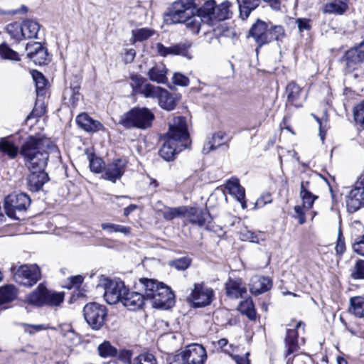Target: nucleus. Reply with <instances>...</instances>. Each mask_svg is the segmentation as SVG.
Returning <instances> with one entry per match:
<instances>
[{"instance_id":"nucleus-1","label":"nucleus","mask_w":364,"mask_h":364,"mask_svg":"<svg viewBox=\"0 0 364 364\" xmlns=\"http://www.w3.org/2000/svg\"><path fill=\"white\" fill-rule=\"evenodd\" d=\"M20 155L31 171L27 178L28 188L33 192H37L48 181V174L44 170L49 157L60 159V151L50 139L30 136L21 144Z\"/></svg>"},{"instance_id":"nucleus-2","label":"nucleus","mask_w":364,"mask_h":364,"mask_svg":"<svg viewBox=\"0 0 364 364\" xmlns=\"http://www.w3.org/2000/svg\"><path fill=\"white\" fill-rule=\"evenodd\" d=\"M285 35L282 26L272 25L257 19L249 31V37H252L258 47L269 44L274 41H281Z\"/></svg>"},{"instance_id":"nucleus-3","label":"nucleus","mask_w":364,"mask_h":364,"mask_svg":"<svg viewBox=\"0 0 364 364\" xmlns=\"http://www.w3.org/2000/svg\"><path fill=\"white\" fill-rule=\"evenodd\" d=\"M154 114L147 108H133L120 116L119 124L127 129H146L151 127Z\"/></svg>"},{"instance_id":"nucleus-4","label":"nucleus","mask_w":364,"mask_h":364,"mask_svg":"<svg viewBox=\"0 0 364 364\" xmlns=\"http://www.w3.org/2000/svg\"><path fill=\"white\" fill-rule=\"evenodd\" d=\"M63 299L64 293L49 291L42 284H39L38 288L27 297L28 302L36 306H58Z\"/></svg>"},{"instance_id":"nucleus-5","label":"nucleus","mask_w":364,"mask_h":364,"mask_svg":"<svg viewBox=\"0 0 364 364\" xmlns=\"http://www.w3.org/2000/svg\"><path fill=\"white\" fill-rule=\"evenodd\" d=\"M100 284L105 289V300L109 304L121 302L128 289L124 282L118 279L104 278L101 279Z\"/></svg>"},{"instance_id":"nucleus-6","label":"nucleus","mask_w":364,"mask_h":364,"mask_svg":"<svg viewBox=\"0 0 364 364\" xmlns=\"http://www.w3.org/2000/svg\"><path fill=\"white\" fill-rule=\"evenodd\" d=\"M198 9L195 0H178L174 2L166 18V21H170L171 23H181L186 18L196 14Z\"/></svg>"},{"instance_id":"nucleus-7","label":"nucleus","mask_w":364,"mask_h":364,"mask_svg":"<svg viewBox=\"0 0 364 364\" xmlns=\"http://www.w3.org/2000/svg\"><path fill=\"white\" fill-rule=\"evenodd\" d=\"M230 6L231 3L228 1L217 6L215 1H208L201 6V13L208 18L210 24H213L214 21H223L230 17L232 14Z\"/></svg>"},{"instance_id":"nucleus-8","label":"nucleus","mask_w":364,"mask_h":364,"mask_svg":"<svg viewBox=\"0 0 364 364\" xmlns=\"http://www.w3.org/2000/svg\"><path fill=\"white\" fill-rule=\"evenodd\" d=\"M83 315L86 322L92 329L99 330L105 323L107 312L104 305L90 302L84 306Z\"/></svg>"},{"instance_id":"nucleus-9","label":"nucleus","mask_w":364,"mask_h":364,"mask_svg":"<svg viewBox=\"0 0 364 364\" xmlns=\"http://www.w3.org/2000/svg\"><path fill=\"white\" fill-rule=\"evenodd\" d=\"M31 204V199L26 193H13L6 197L4 209L6 215L14 219H19L17 212L21 213L27 209Z\"/></svg>"},{"instance_id":"nucleus-10","label":"nucleus","mask_w":364,"mask_h":364,"mask_svg":"<svg viewBox=\"0 0 364 364\" xmlns=\"http://www.w3.org/2000/svg\"><path fill=\"white\" fill-rule=\"evenodd\" d=\"M15 281L25 287H32L40 279L41 272L36 265H22L14 275Z\"/></svg>"},{"instance_id":"nucleus-11","label":"nucleus","mask_w":364,"mask_h":364,"mask_svg":"<svg viewBox=\"0 0 364 364\" xmlns=\"http://www.w3.org/2000/svg\"><path fill=\"white\" fill-rule=\"evenodd\" d=\"M168 136L186 143L189 137L187 120L184 117H174L169 122Z\"/></svg>"},{"instance_id":"nucleus-12","label":"nucleus","mask_w":364,"mask_h":364,"mask_svg":"<svg viewBox=\"0 0 364 364\" xmlns=\"http://www.w3.org/2000/svg\"><path fill=\"white\" fill-rule=\"evenodd\" d=\"M127 167V161L123 159H116L108 163L104 167L102 178L115 183L122 178Z\"/></svg>"},{"instance_id":"nucleus-13","label":"nucleus","mask_w":364,"mask_h":364,"mask_svg":"<svg viewBox=\"0 0 364 364\" xmlns=\"http://www.w3.org/2000/svg\"><path fill=\"white\" fill-rule=\"evenodd\" d=\"M213 297V291L202 284H195L190 299L196 307L209 305Z\"/></svg>"},{"instance_id":"nucleus-14","label":"nucleus","mask_w":364,"mask_h":364,"mask_svg":"<svg viewBox=\"0 0 364 364\" xmlns=\"http://www.w3.org/2000/svg\"><path fill=\"white\" fill-rule=\"evenodd\" d=\"M159 291V293L154 296L153 307L163 309L171 308L175 304V296L171 288L163 283Z\"/></svg>"},{"instance_id":"nucleus-15","label":"nucleus","mask_w":364,"mask_h":364,"mask_svg":"<svg viewBox=\"0 0 364 364\" xmlns=\"http://www.w3.org/2000/svg\"><path fill=\"white\" fill-rule=\"evenodd\" d=\"M186 146V143L179 141L168 136L167 139L159 150V154L165 161H173L175 156L183 150Z\"/></svg>"},{"instance_id":"nucleus-16","label":"nucleus","mask_w":364,"mask_h":364,"mask_svg":"<svg viewBox=\"0 0 364 364\" xmlns=\"http://www.w3.org/2000/svg\"><path fill=\"white\" fill-rule=\"evenodd\" d=\"M301 324V322L299 321L294 328H288L287 331V335L284 338V355L285 358H287V364H289L291 360V358L288 357L293 353H298L299 350L297 328H299Z\"/></svg>"},{"instance_id":"nucleus-17","label":"nucleus","mask_w":364,"mask_h":364,"mask_svg":"<svg viewBox=\"0 0 364 364\" xmlns=\"http://www.w3.org/2000/svg\"><path fill=\"white\" fill-rule=\"evenodd\" d=\"M146 79L139 75H132L130 77V85L134 94H141L145 97L153 96L158 90V86L146 82Z\"/></svg>"},{"instance_id":"nucleus-18","label":"nucleus","mask_w":364,"mask_h":364,"mask_svg":"<svg viewBox=\"0 0 364 364\" xmlns=\"http://www.w3.org/2000/svg\"><path fill=\"white\" fill-rule=\"evenodd\" d=\"M26 50L27 51V57L36 65H41L46 64L48 61L47 49L41 43H27Z\"/></svg>"},{"instance_id":"nucleus-19","label":"nucleus","mask_w":364,"mask_h":364,"mask_svg":"<svg viewBox=\"0 0 364 364\" xmlns=\"http://www.w3.org/2000/svg\"><path fill=\"white\" fill-rule=\"evenodd\" d=\"M183 352L188 364H203L207 358L205 349L200 344L188 345Z\"/></svg>"},{"instance_id":"nucleus-20","label":"nucleus","mask_w":364,"mask_h":364,"mask_svg":"<svg viewBox=\"0 0 364 364\" xmlns=\"http://www.w3.org/2000/svg\"><path fill=\"white\" fill-rule=\"evenodd\" d=\"M196 225L202 227L206 223H210L211 218L206 209L186 206V215L183 216Z\"/></svg>"},{"instance_id":"nucleus-21","label":"nucleus","mask_w":364,"mask_h":364,"mask_svg":"<svg viewBox=\"0 0 364 364\" xmlns=\"http://www.w3.org/2000/svg\"><path fill=\"white\" fill-rule=\"evenodd\" d=\"M342 57L348 60L349 66H353L357 63H364V37L360 42L346 50Z\"/></svg>"},{"instance_id":"nucleus-22","label":"nucleus","mask_w":364,"mask_h":364,"mask_svg":"<svg viewBox=\"0 0 364 364\" xmlns=\"http://www.w3.org/2000/svg\"><path fill=\"white\" fill-rule=\"evenodd\" d=\"M145 297L143 294L127 289L121 302L129 311H136L142 308Z\"/></svg>"},{"instance_id":"nucleus-23","label":"nucleus","mask_w":364,"mask_h":364,"mask_svg":"<svg viewBox=\"0 0 364 364\" xmlns=\"http://www.w3.org/2000/svg\"><path fill=\"white\" fill-rule=\"evenodd\" d=\"M225 188L228 190L229 194L234 196L236 200L240 203L243 209L247 208L245 200V191L241 186L239 180L237 178H231L227 181L225 183Z\"/></svg>"},{"instance_id":"nucleus-24","label":"nucleus","mask_w":364,"mask_h":364,"mask_svg":"<svg viewBox=\"0 0 364 364\" xmlns=\"http://www.w3.org/2000/svg\"><path fill=\"white\" fill-rule=\"evenodd\" d=\"M201 13V7L196 11V14L190 16L182 22L186 23L188 29L193 33H198L199 31L205 26V23L210 25L209 20L207 19Z\"/></svg>"},{"instance_id":"nucleus-25","label":"nucleus","mask_w":364,"mask_h":364,"mask_svg":"<svg viewBox=\"0 0 364 364\" xmlns=\"http://www.w3.org/2000/svg\"><path fill=\"white\" fill-rule=\"evenodd\" d=\"M249 286L252 294L259 295L271 289L272 281L269 277L256 275L252 277Z\"/></svg>"},{"instance_id":"nucleus-26","label":"nucleus","mask_w":364,"mask_h":364,"mask_svg":"<svg viewBox=\"0 0 364 364\" xmlns=\"http://www.w3.org/2000/svg\"><path fill=\"white\" fill-rule=\"evenodd\" d=\"M225 291L229 298L237 299L247 293V288L241 279H229L225 283Z\"/></svg>"},{"instance_id":"nucleus-27","label":"nucleus","mask_w":364,"mask_h":364,"mask_svg":"<svg viewBox=\"0 0 364 364\" xmlns=\"http://www.w3.org/2000/svg\"><path fill=\"white\" fill-rule=\"evenodd\" d=\"M190 45L186 43H178L169 47L164 46L162 43L156 44V50L159 55L166 57L168 55H186Z\"/></svg>"},{"instance_id":"nucleus-28","label":"nucleus","mask_w":364,"mask_h":364,"mask_svg":"<svg viewBox=\"0 0 364 364\" xmlns=\"http://www.w3.org/2000/svg\"><path fill=\"white\" fill-rule=\"evenodd\" d=\"M139 284L141 285L144 290L145 299L150 300L151 304L154 303V296L159 293V287L162 286L163 283L157 280L148 278H141L139 280Z\"/></svg>"},{"instance_id":"nucleus-29","label":"nucleus","mask_w":364,"mask_h":364,"mask_svg":"<svg viewBox=\"0 0 364 364\" xmlns=\"http://www.w3.org/2000/svg\"><path fill=\"white\" fill-rule=\"evenodd\" d=\"M76 122L80 128L86 132H95L104 128L102 123L93 119L86 113L80 114L76 117Z\"/></svg>"},{"instance_id":"nucleus-30","label":"nucleus","mask_w":364,"mask_h":364,"mask_svg":"<svg viewBox=\"0 0 364 364\" xmlns=\"http://www.w3.org/2000/svg\"><path fill=\"white\" fill-rule=\"evenodd\" d=\"M158 90H156V93L153 96H150V98H158L159 104L160 107L166 110H173L176 107V101L173 96L168 93V92L158 86Z\"/></svg>"},{"instance_id":"nucleus-31","label":"nucleus","mask_w":364,"mask_h":364,"mask_svg":"<svg viewBox=\"0 0 364 364\" xmlns=\"http://www.w3.org/2000/svg\"><path fill=\"white\" fill-rule=\"evenodd\" d=\"M299 196L303 201V206L307 209H311L314 205L315 200L318 196L311 192V181H301L300 187Z\"/></svg>"},{"instance_id":"nucleus-32","label":"nucleus","mask_w":364,"mask_h":364,"mask_svg":"<svg viewBox=\"0 0 364 364\" xmlns=\"http://www.w3.org/2000/svg\"><path fill=\"white\" fill-rule=\"evenodd\" d=\"M167 68L163 64L156 65L149 69L148 76L150 80L159 84H166L168 81L166 77Z\"/></svg>"},{"instance_id":"nucleus-33","label":"nucleus","mask_w":364,"mask_h":364,"mask_svg":"<svg viewBox=\"0 0 364 364\" xmlns=\"http://www.w3.org/2000/svg\"><path fill=\"white\" fill-rule=\"evenodd\" d=\"M340 62L344 64L345 70L350 73L352 77L357 82L364 81V65L360 66L363 63H357L353 66H349L348 60L341 57Z\"/></svg>"},{"instance_id":"nucleus-34","label":"nucleus","mask_w":364,"mask_h":364,"mask_svg":"<svg viewBox=\"0 0 364 364\" xmlns=\"http://www.w3.org/2000/svg\"><path fill=\"white\" fill-rule=\"evenodd\" d=\"M240 16L245 20L248 18L252 11H254L259 5V0H237Z\"/></svg>"},{"instance_id":"nucleus-35","label":"nucleus","mask_w":364,"mask_h":364,"mask_svg":"<svg viewBox=\"0 0 364 364\" xmlns=\"http://www.w3.org/2000/svg\"><path fill=\"white\" fill-rule=\"evenodd\" d=\"M23 38H36L40 30V25L37 21L27 19L22 22Z\"/></svg>"},{"instance_id":"nucleus-36","label":"nucleus","mask_w":364,"mask_h":364,"mask_svg":"<svg viewBox=\"0 0 364 364\" xmlns=\"http://www.w3.org/2000/svg\"><path fill=\"white\" fill-rule=\"evenodd\" d=\"M17 296V289L12 284L0 287V305L14 300Z\"/></svg>"},{"instance_id":"nucleus-37","label":"nucleus","mask_w":364,"mask_h":364,"mask_svg":"<svg viewBox=\"0 0 364 364\" xmlns=\"http://www.w3.org/2000/svg\"><path fill=\"white\" fill-rule=\"evenodd\" d=\"M237 309L241 314L246 315L250 320L256 319L257 313L251 298L241 301Z\"/></svg>"},{"instance_id":"nucleus-38","label":"nucleus","mask_w":364,"mask_h":364,"mask_svg":"<svg viewBox=\"0 0 364 364\" xmlns=\"http://www.w3.org/2000/svg\"><path fill=\"white\" fill-rule=\"evenodd\" d=\"M186 206H179L176 208L165 207L161 210L164 219L171 220L176 218H181L186 215Z\"/></svg>"},{"instance_id":"nucleus-39","label":"nucleus","mask_w":364,"mask_h":364,"mask_svg":"<svg viewBox=\"0 0 364 364\" xmlns=\"http://www.w3.org/2000/svg\"><path fill=\"white\" fill-rule=\"evenodd\" d=\"M349 311L357 317H364V298L361 296L351 298Z\"/></svg>"},{"instance_id":"nucleus-40","label":"nucleus","mask_w":364,"mask_h":364,"mask_svg":"<svg viewBox=\"0 0 364 364\" xmlns=\"http://www.w3.org/2000/svg\"><path fill=\"white\" fill-rule=\"evenodd\" d=\"M223 136L221 134L218 133L213 134L211 139L205 142L202 149L203 153L205 154H208L210 151L222 146L223 144Z\"/></svg>"},{"instance_id":"nucleus-41","label":"nucleus","mask_w":364,"mask_h":364,"mask_svg":"<svg viewBox=\"0 0 364 364\" xmlns=\"http://www.w3.org/2000/svg\"><path fill=\"white\" fill-rule=\"evenodd\" d=\"M348 0H329L326 6L328 12L342 14L348 8Z\"/></svg>"},{"instance_id":"nucleus-42","label":"nucleus","mask_w":364,"mask_h":364,"mask_svg":"<svg viewBox=\"0 0 364 364\" xmlns=\"http://www.w3.org/2000/svg\"><path fill=\"white\" fill-rule=\"evenodd\" d=\"M301 89L294 82H289L286 87L287 100L289 102L297 106V101L301 95Z\"/></svg>"},{"instance_id":"nucleus-43","label":"nucleus","mask_w":364,"mask_h":364,"mask_svg":"<svg viewBox=\"0 0 364 364\" xmlns=\"http://www.w3.org/2000/svg\"><path fill=\"white\" fill-rule=\"evenodd\" d=\"M0 150L11 159L15 158L18 153L20 154L18 148L5 138L0 139Z\"/></svg>"},{"instance_id":"nucleus-44","label":"nucleus","mask_w":364,"mask_h":364,"mask_svg":"<svg viewBox=\"0 0 364 364\" xmlns=\"http://www.w3.org/2000/svg\"><path fill=\"white\" fill-rule=\"evenodd\" d=\"M102 230L112 232H120L124 235H129L131 233V228L127 226L121 225L112 223H104L101 224Z\"/></svg>"},{"instance_id":"nucleus-45","label":"nucleus","mask_w":364,"mask_h":364,"mask_svg":"<svg viewBox=\"0 0 364 364\" xmlns=\"http://www.w3.org/2000/svg\"><path fill=\"white\" fill-rule=\"evenodd\" d=\"M98 352L101 357H115L117 355V350L112 346L109 341H104L98 346Z\"/></svg>"},{"instance_id":"nucleus-46","label":"nucleus","mask_w":364,"mask_h":364,"mask_svg":"<svg viewBox=\"0 0 364 364\" xmlns=\"http://www.w3.org/2000/svg\"><path fill=\"white\" fill-rule=\"evenodd\" d=\"M0 56L4 59L19 61L21 60L17 52L12 50L6 43L0 45Z\"/></svg>"},{"instance_id":"nucleus-47","label":"nucleus","mask_w":364,"mask_h":364,"mask_svg":"<svg viewBox=\"0 0 364 364\" xmlns=\"http://www.w3.org/2000/svg\"><path fill=\"white\" fill-rule=\"evenodd\" d=\"M6 31L10 36L15 40L21 41L23 38L22 25L17 22L9 24Z\"/></svg>"},{"instance_id":"nucleus-48","label":"nucleus","mask_w":364,"mask_h":364,"mask_svg":"<svg viewBox=\"0 0 364 364\" xmlns=\"http://www.w3.org/2000/svg\"><path fill=\"white\" fill-rule=\"evenodd\" d=\"M132 364H158V363L153 354L144 353L136 357L134 359Z\"/></svg>"},{"instance_id":"nucleus-49","label":"nucleus","mask_w":364,"mask_h":364,"mask_svg":"<svg viewBox=\"0 0 364 364\" xmlns=\"http://www.w3.org/2000/svg\"><path fill=\"white\" fill-rule=\"evenodd\" d=\"M154 34V31L147 28H143L132 31V35L135 41H143L149 38H150Z\"/></svg>"},{"instance_id":"nucleus-50","label":"nucleus","mask_w":364,"mask_h":364,"mask_svg":"<svg viewBox=\"0 0 364 364\" xmlns=\"http://www.w3.org/2000/svg\"><path fill=\"white\" fill-rule=\"evenodd\" d=\"M353 116L357 124L364 129V100L354 108Z\"/></svg>"},{"instance_id":"nucleus-51","label":"nucleus","mask_w":364,"mask_h":364,"mask_svg":"<svg viewBox=\"0 0 364 364\" xmlns=\"http://www.w3.org/2000/svg\"><path fill=\"white\" fill-rule=\"evenodd\" d=\"M36 85V92L38 96H43L46 93L45 87L46 85V80L40 73H37L36 76H34Z\"/></svg>"},{"instance_id":"nucleus-52","label":"nucleus","mask_w":364,"mask_h":364,"mask_svg":"<svg viewBox=\"0 0 364 364\" xmlns=\"http://www.w3.org/2000/svg\"><path fill=\"white\" fill-rule=\"evenodd\" d=\"M191 259L188 257H182L170 262L169 264L178 270H185L191 264Z\"/></svg>"},{"instance_id":"nucleus-53","label":"nucleus","mask_w":364,"mask_h":364,"mask_svg":"<svg viewBox=\"0 0 364 364\" xmlns=\"http://www.w3.org/2000/svg\"><path fill=\"white\" fill-rule=\"evenodd\" d=\"M352 277L356 279H364V260L358 259L354 266Z\"/></svg>"},{"instance_id":"nucleus-54","label":"nucleus","mask_w":364,"mask_h":364,"mask_svg":"<svg viewBox=\"0 0 364 364\" xmlns=\"http://www.w3.org/2000/svg\"><path fill=\"white\" fill-rule=\"evenodd\" d=\"M352 248L354 252L364 257V234L354 241Z\"/></svg>"},{"instance_id":"nucleus-55","label":"nucleus","mask_w":364,"mask_h":364,"mask_svg":"<svg viewBox=\"0 0 364 364\" xmlns=\"http://www.w3.org/2000/svg\"><path fill=\"white\" fill-rule=\"evenodd\" d=\"M104 166V161L101 158L92 156L90 159V170L95 173H100Z\"/></svg>"},{"instance_id":"nucleus-56","label":"nucleus","mask_w":364,"mask_h":364,"mask_svg":"<svg viewBox=\"0 0 364 364\" xmlns=\"http://www.w3.org/2000/svg\"><path fill=\"white\" fill-rule=\"evenodd\" d=\"M336 254L341 256L346 251L345 240L342 234L341 228L338 230L337 243L335 247Z\"/></svg>"},{"instance_id":"nucleus-57","label":"nucleus","mask_w":364,"mask_h":364,"mask_svg":"<svg viewBox=\"0 0 364 364\" xmlns=\"http://www.w3.org/2000/svg\"><path fill=\"white\" fill-rule=\"evenodd\" d=\"M20 326L23 328L24 332L29 334H33L36 332H38L46 328V326L43 324L31 325L26 323H20Z\"/></svg>"},{"instance_id":"nucleus-58","label":"nucleus","mask_w":364,"mask_h":364,"mask_svg":"<svg viewBox=\"0 0 364 364\" xmlns=\"http://www.w3.org/2000/svg\"><path fill=\"white\" fill-rule=\"evenodd\" d=\"M83 277L81 275L73 276L69 278L68 282L64 286L68 289H78L83 282Z\"/></svg>"},{"instance_id":"nucleus-59","label":"nucleus","mask_w":364,"mask_h":364,"mask_svg":"<svg viewBox=\"0 0 364 364\" xmlns=\"http://www.w3.org/2000/svg\"><path fill=\"white\" fill-rule=\"evenodd\" d=\"M296 23L300 33L309 31L311 28V20L308 18H297Z\"/></svg>"},{"instance_id":"nucleus-60","label":"nucleus","mask_w":364,"mask_h":364,"mask_svg":"<svg viewBox=\"0 0 364 364\" xmlns=\"http://www.w3.org/2000/svg\"><path fill=\"white\" fill-rule=\"evenodd\" d=\"M173 82L177 85L187 86L189 84V79L180 73H176L173 76Z\"/></svg>"},{"instance_id":"nucleus-61","label":"nucleus","mask_w":364,"mask_h":364,"mask_svg":"<svg viewBox=\"0 0 364 364\" xmlns=\"http://www.w3.org/2000/svg\"><path fill=\"white\" fill-rule=\"evenodd\" d=\"M294 364H312L311 358L306 354H299L293 357Z\"/></svg>"},{"instance_id":"nucleus-62","label":"nucleus","mask_w":364,"mask_h":364,"mask_svg":"<svg viewBox=\"0 0 364 364\" xmlns=\"http://www.w3.org/2000/svg\"><path fill=\"white\" fill-rule=\"evenodd\" d=\"M132 355V352L129 350H120L119 353L117 352L119 359L124 363H131Z\"/></svg>"},{"instance_id":"nucleus-63","label":"nucleus","mask_w":364,"mask_h":364,"mask_svg":"<svg viewBox=\"0 0 364 364\" xmlns=\"http://www.w3.org/2000/svg\"><path fill=\"white\" fill-rule=\"evenodd\" d=\"M242 239L243 240H249L252 242H259V238L257 237V235L251 231L247 230L245 232L242 234Z\"/></svg>"},{"instance_id":"nucleus-64","label":"nucleus","mask_w":364,"mask_h":364,"mask_svg":"<svg viewBox=\"0 0 364 364\" xmlns=\"http://www.w3.org/2000/svg\"><path fill=\"white\" fill-rule=\"evenodd\" d=\"M169 364H188L186 363V358L184 356L183 352L176 354L170 362Z\"/></svg>"}]
</instances>
